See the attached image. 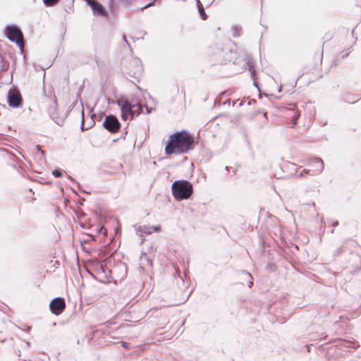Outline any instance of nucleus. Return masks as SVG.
Instances as JSON below:
<instances>
[{
  "label": "nucleus",
  "mask_w": 361,
  "mask_h": 361,
  "mask_svg": "<svg viewBox=\"0 0 361 361\" xmlns=\"http://www.w3.org/2000/svg\"><path fill=\"white\" fill-rule=\"evenodd\" d=\"M196 4H197V6L199 13L201 16L203 20L207 19V14H206V13L204 11V7H203L202 4H201L200 1V0H196Z\"/></svg>",
  "instance_id": "12"
},
{
  "label": "nucleus",
  "mask_w": 361,
  "mask_h": 361,
  "mask_svg": "<svg viewBox=\"0 0 361 361\" xmlns=\"http://www.w3.org/2000/svg\"><path fill=\"white\" fill-rule=\"evenodd\" d=\"M247 66L248 67L249 71L250 72L251 77L253 80H255V70L252 65L250 64L249 62L247 63Z\"/></svg>",
  "instance_id": "17"
},
{
  "label": "nucleus",
  "mask_w": 361,
  "mask_h": 361,
  "mask_svg": "<svg viewBox=\"0 0 361 361\" xmlns=\"http://www.w3.org/2000/svg\"><path fill=\"white\" fill-rule=\"evenodd\" d=\"M65 307V300L63 298L61 297L53 299L49 304L51 312L56 315L60 314L64 310Z\"/></svg>",
  "instance_id": "8"
},
{
  "label": "nucleus",
  "mask_w": 361,
  "mask_h": 361,
  "mask_svg": "<svg viewBox=\"0 0 361 361\" xmlns=\"http://www.w3.org/2000/svg\"><path fill=\"white\" fill-rule=\"evenodd\" d=\"M60 0H42L43 4L47 7H54L56 6Z\"/></svg>",
  "instance_id": "13"
},
{
  "label": "nucleus",
  "mask_w": 361,
  "mask_h": 361,
  "mask_svg": "<svg viewBox=\"0 0 361 361\" xmlns=\"http://www.w3.org/2000/svg\"><path fill=\"white\" fill-rule=\"evenodd\" d=\"M87 4L91 7L92 10H93V8L97 6L99 3L95 0H87Z\"/></svg>",
  "instance_id": "16"
},
{
  "label": "nucleus",
  "mask_w": 361,
  "mask_h": 361,
  "mask_svg": "<svg viewBox=\"0 0 361 361\" xmlns=\"http://www.w3.org/2000/svg\"><path fill=\"white\" fill-rule=\"evenodd\" d=\"M130 117V114L128 113H121V118L123 121L128 120V118Z\"/></svg>",
  "instance_id": "20"
},
{
  "label": "nucleus",
  "mask_w": 361,
  "mask_h": 361,
  "mask_svg": "<svg viewBox=\"0 0 361 361\" xmlns=\"http://www.w3.org/2000/svg\"><path fill=\"white\" fill-rule=\"evenodd\" d=\"M52 174L56 178H60L62 176V173L60 169H57L52 171Z\"/></svg>",
  "instance_id": "18"
},
{
  "label": "nucleus",
  "mask_w": 361,
  "mask_h": 361,
  "mask_svg": "<svg viewBox=\"0 0 361 361\" xmlns=\"http://www.w3.org/2000/svg\"><path fill=\"white\" fill-rule=\"evenodd\" d=\"M117 104L121 107V113L130 114L131 119L135 116H138L142 109V106L140 104H131L124 97H120L117 101Z\"/></svg>",
  "instance_id": "4"
},
{
  "label": "nucleus",
  "mask_w": 361,
  "mask_h": 361,
  "mask_svg": "<svg viewBox=\"0 0 361 361\" xmlns=\"http://www.w3.org/2000/svg\"><path fill=\"white\" fill-rule=\"evenodd\" d=\"M103 126L110 133H115L119 130L121 123L115 116L109 115L106 116Z\"/></svg>",
  "instance_id": "6"
},
{
  "label": "nucleus",
  "mask_w": 361,
  "mask_h": 361,
  "mask_svg": "<svg viewBox=\"0 0 361 361\" xmlns=\"http://www.w3.org/2000/svg\"><path fill=\"white\" fill-rule=\"evenodd\" d=\"M246 275H247L248 277H251V275H250V274H249V273H246Z\"/></svg>",
  "instance_id": "31"
},
{
  "label": "nucleus",
  "mask_w": 361,
  "mask_h": 361,
  "mask_svg": "<svg viewBox=\"0 0 361 361\" xmlns=\"http://www.w3.org/2000/svg\"><path fill=\"white\" fill-rule=\"evenodd\" d=\"M68 178L71 180L73 181V183H77V185H78V187L80 188V184L78 182H76V180L73 178L71 177V176H68Z\"/></svg>",
  "instance_id": "22"
},
{
  "label": "nucleus",
  "mask_w": 361,
  "mask_h": 361,
  "mask_svg": "<svg viewBox=\"0 0 361 361\" xmlns=\"http://www.w3.org/2000/svg\"><path fill=\"white\" fill-rule=\"evenodd\" d=\"M36 148L37 149V150H38L39 152H40V153H41L42 155H44V151H43V150H42V149H41V147H40V146H39V145H37V146H36Z\"/></svg>",
  "instance_id": "24"
},
{
  "label": "nucleus",
  "mask_w": 361,
  "mask_h": 361,
  "mask_svg": "<svg viewBox=\"0 0 361 361\" xmlns=\"http://www.w3.org/2000/svg\"><path fill=\"white\" fill-rule=\"evenodd\" d=\"M92 11L94 15L101 16H106V11L101 4H99L97 6L94 7Z\"/></svg>",
  "instance_id": "11"
},
{
  "label": "nucleus",
  "mask_w": 361,
  "mask_h": 361,
  "mask_svg": "<svg viewBox=\"0 0 361 361\" xmlns=\"http://www.w3.org/2000/svg\"><path fill=\"white\" fill-rule=\"evenodd\" d=\"M5 35L10 41L15 42L19 47L21 51H23V35L19 27L15 25L6 26Z\"/></svg>",
  "instance_id": "3"
},
{
  "label": "nucleus",
  "mask_w": 361,
  "mask_h": 361,
  "mask_svg": "<svg viewBox=\"0 0 361 361\" xmlns=\"http://www.w3.org/2000/svg\"><path fill=\"white\" fill-rule=\"evenodd\" d=\"M140 262L141 267H144L145 265L152 267V259L148 257L145 253H142L140 258Z\"/></svg>",
  "instance_id": "10"
},
{
  "label": "nucleus",
  "mask_w": 361,
  "mask_h": 361,
  "mask_svg": "<svg viewBox=\"0 0 361 361\" xmlns=\"http://www.w3.org/2000/svg\"><path fill=\"white\" fill-rule=\"evenodd\" d=\"M123 40L126 41V37H125V36H123Z\"/></svg>",
  "instance_id": "32"
},
{
  "label": "nucleus",
  "mask_w": 361,
  "mask_h": 361,
  "mask_svg": "<svg viewBox=\"0 0 361 361\" xmlns=\"http://www.w3.org/2000/svg\"><path fill=\"white\" fill-rule=\"evenodd\" d=\"M136 234L141 237L140 243L142 244L145 241L144 235H149L152 232H159L161 231L160 226H134Z\"/></svg>",
  "instance_id": "5"
},
{
  "label": "nucleus",
  "mask_w": 361,
  "mask_h": 361,
  "mask_svg": "<svg viewBox=\"0 0 361 361\" xmlns=\"http://www.w3.org/2000/svg\"><path fill=\"white\" fill-rule=\"evenodd\" d=\"M281 90H282V86H280L278 89V92H281Z\"/></svg>",
  "instance_id": "29"
},
{
  "label": "nucleus",
  "mask_w": 361,
  "mask_h": 361,
  "mask_svg": "<svg viewBox=\"0 0 361 361\" xmlns=\"http://www.w3.org/2000/svg\"><path fill=\"white\" fill-rule=\"evenodd\" d=\"M156 0H154L153 1L146 4L144 7L142 8V10L143 9H145V8H147L152 6H154V2H155Z\"/></svg>",
  "instance_id": "21"
},
{
  "label": "nucleus",
  "mask_w": 361,
  "mask_h": 361,
  "mask_svg": "<svg viewBox=\"0 0 361 361\" xmlns=\"http://www.w3.org/2000/svg\"><path fill=\"white\" fill-rule=\"evenodd\" d=\"M122 345L123 346V348H125L126 349L130 348V344L128 343L122 342Z\"/></svg>",
  "instance_id": "23"
},
{
  "label": "nucleus",
  "mask_w": 361,
  "mask_h": 361,
  "mask_svg": "<svg viewBox=\"0 0 361 361\" xmlns=\"http://www.w3.org/2000/svg\"><path fill=\"white\" fill-rule=\"evenodd\" d=\"M333 226H337L338 225V221H335L332 223Z\"/></svg>",
  "instance_id": "25"
},
{
  "label": "nucleus",
  "mask_w": 361,
  "mask_h": 361,
  "mask_svg": "<svg viewBox=\"0 0 361 361\" xmlns=\"http://www.w3.org/2000/svg\"><path fill=\"white\" fill-rule=\"evenodd\" d=\"M146 109H147V114H149V113H151V112H152V109H149L148 107H146Z\"/></svg>",
  "instance_id": "26"
},
{
  "label": "nucleus",
  "mask_w": 361,
  "mask_h": 361,
  "mask_svg": "<svg viewBox=\"0 0 361 361\" xmlns=\"http://www.w3.org/2000/svg\"><path fill=\"white\" fill-rule=\"evenodd\" d=\"M21 95L18 90L11 89L8 92L7 102L10 106L13 108L19 107L21 104Z\"/></svg>",
  "instance_id": "7"
},
{
  "label": "nucleus",
  "mask_w": 361,
  "mask_h": 361,
  "mask_svg": "<svg viewBox=\"0 0 361 361\" xmlns=\"http://www.w3.org/2000/svg\"><path fill=\"white\" fill-rule=\"evenodd\" d=\"M172 194L176 200L188 199L192 193L193 188L190 182L186 180H178L173 183Z\"/></svg>",
  "instance_id": "2"
},
{
  "label": "nucleus",
  "mask_w": 361,
  "mask_h": 361,
  "mask_svg": "<svg viewBox=\"0 0 361 361\" xmlns=\"http://www.w3.org/2000/svg\"><path fill=\"white\" fill-rule=\"evenodd\" d=\"M307 164L313 166L314 173L310 174L311 176L321 173L324 169V161L319 157H313L308 159L307 161Z\"/></svg>",
  "instance_id": "9"
},
{
  "label": "nucleus",
  "mask_w": 361,
  "mask_h": 361,
  "mask_svg": "<svg viewBox=\"0 0 361 361\" xmlns=\"http://www.w3.org/2000/svg\"><path fill=\"white\" fill-rule=\"evenodd\" d=\"M310 170H309V169H304V170H302V172L300 173L299 177H300V178H302V177H304L306 174H310V175L311 173H310Z\"/></svg>",
  "instance_id": "19"
},
{
  "label": "nucleus",
  "mask_w": 361,
  "mask_h": 361,
  "mask_svg": "<svg viewBox=\"0 0 361 361\" xmlns=\"http://www.w3.org/2000/svg\"><path fill=\"white\" fill-rule=\"evenodd\" d=\"M81 114H82V121H81L80 128H81L82 131H84L85 130L89 129L91 126H87V127H85V123H84L85 118H84V112H83V111H82Z\"/></svg>",
  "instance_id": "15"
},
{
  "label": "nucleus",
  "mask_w": 361,
  "mask_h": 361,
  "mask_svg": "<svg viewBox=\"0 0 361 361\" xmlns=\"http://www.w3.org/2000/svg\"><path fill=\"white\" fill-rule=\"evenodd\" d=\"M348 55V53L342 55V58H345Z\"/></svg>",
  "instance_id": "28"
},
{
  "label": "nucleus",
  "mask_w": 361,
  "mask_h": 361,
  "mask_svg": "<svg viewBox=\"0 0 361 361\" xmlns=\"http://www.w3.org/2000/svg\"><path fill=\"white\" fill-rule=\"evenodd\" d=\"M195 141L193 137L188 132L183 130L171 135L165 147V153L167 155L172 154H186L194 149Z\"/></svg>",
  "instance_id": "1"
},
{
  "label": "nucleus",
  "mask_w": 361,
  "mask_h": 361,
  "mask_svg": "<svg viewBox=\"0 0 361 361\" xmlns=\"http://www.w3.org/2000/svg\"><path fill=\"white\" fill-rule=\"evenodd\" d=\"M298 118V116H295V118H294V119H293V125H295V124H296V121H297Z\"/></svg>",
  "instance_id": "27"
},
{
  "label": "nucleus",
  "mask_w": 361,
  "mask_h": 361,
  "mask_svg": "<svg viewBox=\"0 0 361 361\" xmlns=\"http://www.w3.org/2000/svg\"><path fill=\"white\" fill-rule=\"evenodd\" d=\"M135 63L137 66V70L134 72V75H135V77H138L141 75L142 68L140 66L139 61H135Z\"/></svg>",
  "instance_id": "14"
},
{
  "label": "nucleus",
  "mask_w": 361,
  "mask_h": 361,
  "mask_svg": "<svg viewBox=\"0 0 361 361\" xmlns=\"http://www.w3.org/2000/svg\"><path fill=\"white\" fill-rule=\"evenodd\" d=\"M252 281H250V282L248 283V286H249V287H251V285H252Z\"/></svg>",
  "instance_id": "30"
}]
</instances>
